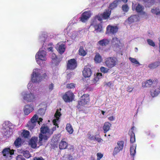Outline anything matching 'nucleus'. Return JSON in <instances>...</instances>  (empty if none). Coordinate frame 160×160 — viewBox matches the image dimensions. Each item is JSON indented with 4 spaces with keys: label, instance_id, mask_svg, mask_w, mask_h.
I'll return each mask as SVG.
<instances>
[{
    "label": "nucleus",
    "instance_id": "de8ad7c7",
    "mask_svg": "<svg viewBox=\"0 0 160 160\" xmlns=\"http://www.w3.org/2000/svg\"><path fill=\"white\" fill-rule=\"evenodd\" d=\"M122 9L124 12H127L129 10V7L127 4L123 5L122 6Z\"/></svg>",
    "mask_w": 160,
    "mask_h": 160
},
{
    "label": "nucleus",
    "instance_id": "e2e57ef3",
    "mask_svg": "<svg viewBox=\"0 0 160 160\" xmlns=\"http://www.w3.org/2000/svg\"><path fill=\"white\" fill-rule=\"evenodd\" d=\"M73 75V74L72 73H71L68 74L67 76V78L68 79H70L71 78Z\"/></svg>",
    "mask_w": 160,
    "mask_h": 160
},
{
    "label": "nucleus",
    "instance_id": "0e129e2a",
    "mask_svg": "<svg viewBox=\"0 0 160 160\" xmlns=\"http://www.w3.org/2000/svg\"><path fill=\"white\" fill-rule=\"evenodd\" d=\"M32 160H44L42 158H37L35 157L33 158Z\"/></svg>",
    "mask_w": 160,
    "mask_h": 160
},
{
    "label": "nucleus",
    "instance_id": "4be33fe9",
    "mask_svg": "<svg viewBox=\"0 0 160 160\" xmlns=\"http://www.w3.org/2000/svg\"><path fill=\"white\" fill-rule=\"evenodd\" d=\"M92 74L91 69L87 66H86L83 71V75L85 78L89 77Z\"/></svg>",
    "mask_w": 160,
    "mask_h": 160
},
{
    "label": "nucleus",
    "instance_id": "4c0bfd02",
    "mask_svg": "<svg viewBox=\"0 0 160 160\" xmlns=\"http://www.w3.org/2000/svg\"><path fill=\"white\" fill-rule=\"evenodd\" d=\"M51 57V58L52 60V62L55 63V64H57L58 60L56 55L54 53H52V54Z\"/></svg>",
    "mask_w": 160,
    "mask_h": 160
},
{
    "label": "nucleus",
    "instance_id": "774afa93",
    "mask_svg": "<svg viewBox=\"0 0 160 160\" xmlns=\"http://www.w3.org/2000/svg\"><path fill=\"white\" fill-rule=\"evenodd\" d=\"M101 112H102V114L103 115H104L105 113V112L104 111L102 110L101 111Z\"/></svg>",
    "mask_w": 160,
    "mask_h": 160
},
{
    "label": "nucleus",
    "instance_id": "aec40b11",
    "mask_svg": "<svg viewBox=\"0 0 160 160\" xmlns=\"http://www.w3.org/2000/svg\"><path fill=\"white\" fill-rule=\"evenodd\" d=\"M34 73L33 75H31V81L34 83H39L42 79V77L41 75H36Z\"/></svg>",
    "mask_w": 160,
    "mask_h": 160
},
{
    "label": "nucleus",
    "instance_id": "603ef678",
    "mask_svg": "<svg viewBox=\"0 0 160 160\" xmlns=\"http://www.w3.org/2000/svg\"><path fill=\"white\" fill-rule=\"evenodd\" d=\"M97 160H100L103 157V155L101 153H98L97 154Z\"/></svg>",
    "mask_w": 160,
    "mask_h": 160
},
{
    "label": "nucleus",
    "instance_id": "5fc2aeb1",
    "mask_svg": "<svg viewBox=\"0 0 160 160\" xmlns=\"http://www.w3.org/2000/svg\"><path fill=\"white\" fill-rule=\"evenodd\" d=\"M115 117L112 115L110 116L108 118V120L111 121H113L115 120Z\"/></svg>",
    "mask_w": 160,
    "mask_h": 160
},
{
    "label": "nucleus",
    "instance_id": "bf43d9fd",
    "mask_svg": "<svg viewBox=\"0 0 160 160\" xmlns=\"http://www.w3.org/2000/svg\"><path fill=\"white\" fill-rule=\"evenodd\" d=\"M52 44H51L52 46H50V47L49 46V45H48L47 49L48 51H51L52 52L53 47L52 46Z\"/></svg>",
    "mask_w": 160,
    "mask_h": 160
},
{
    "label": "nucleus",
    "instance_id": "20e7f679",
    "mask_svg": "<svg viewBox=\"0 0 160 160\" xmlns=\"http://www.w3.org/2000/svg\"><path fill=\"white\" fill-rule=\"evenodd\" d=\"M4 135L9 137L12 134L14 126L9 122H5L2 124Z\"/></svg>",
    "mask_w": 160,
    "mask_h": 160
},
{
    "label": "nucleus",
    "instance_id": "ddd939ff",
    "mask_svg": "<svg viewBox=\"0 0 160 160\" xmlns=\"http://www.w3.org/2000/svg\"><path fill=\"white\" fill-rule=\"evenodd\" d=\"M77 66V63L74 59H71L68 61L67 68L68 69L73 70Z\"/></svg>",
    "mask_w": 160,
    "mask_h": 160
},
{
    "label": "nucleus",
    "instance_id": "2eb2a0df",
    "mask_svg": "<svg viewBox=\"0 0 160 160\" xmlns=\"http://www.w3.org/2000/svg\"><path fill=\"white\" fill-rule=\"evenodd\" d=\"M34 110V106L33 105L27 104L25 105L23 108L24 113L26 115H28Z\"/></svg>",
    "mask_w": 160,
    "mask_h": 160
},
{
    "label": "nucleus",
    "instance_id": "2f4dec72",
    "mask_svg": "<svg viewBox=\"0 0 160 160\" xmlns=\"http://www.w3.org/2000/svg\"><path fill=\"white\" fill-rule=\"evenodd\" d=\"M136 144H133L130 148V154L132 156H134L136 153Z\"/></svg>",
    "mask_w": 160,
    "mask_h": 160
},
{
    "label": "nucleus",
    "instance_id": "f8f14e48",
    "mask_svg": "<svg viewBox=\"0 0 160 160\" xmlns=\"http://www.w3.org/2000/svg\"><path fill=\"white\" fill-rule=\"evenodd\" d=\"M74 98L73 93L70 91L66 92L63 96L62 98L65 102H72Z\"/></svg>",
    "mask_w": 160,
    "mask_h": 160
},
{
    "label": "nucleus",
    "instance_id": "4d7b16f0",
    "mask_svg": "<svg viewBox=\"0 0 160 160\" xmlns=\"http://www.w3.org/2000/svg\"><path fill=\"white\" fill-rule=\"evenodd\" d=\"M54 85L52 83H51L48 86V89L50 91H52L53 89Z\"/></svg>",
    "mask_w": 160,
    "mask_h": 160
},
{
    "label": "nucleus",
    "instance_id": "ea45409f",
    "mask_svg": "<svg viewBox=\"0 0 160 160\" xmlns=\"http://www.w3.org/2000/svg\"><path fill=\"white\" fill-rule=\"evenodd\" d=\"M122 149H120L118 148V147H115L114 148L113 151L112 153V155L113 156H115L120 151H122Z\"/></svg>",
    "mask_w": 160,
    "mask_h": 160
},
{
    "label": "nucleus",
    "instance_id": "7c9ffc66",
    "mask_svg": "<svg viewBox=\"0 0 160 160\" xmlns=\"http://www.w3.org/2000/svg\"><path fill=\"white\" fill-rule=\"evenodd\" d=\"M66 129L67 131L70 134H72L73 132L72 127L70 123L67 124Z\"/></svg>",
    "mask_w": 160,
    "mask_h": 160
},
{
    "label": "nucleus",
    "instance_id": "3c124183",
    "mask_svg": "<svg viewBox=\"0 0 160 160\" xmlns=\"http://www.w3.org/2000/svg\"><path fill=\"white\" fill-rule=\"evenodd\" d=\"M148 43L150 45L154 47L155 46V44L153 41L151 39H148L147 40Z\"/></svg>",
    "mask_w": 160,
    "mask_h": 160
},
{
    "label": "nucleus",
    "instance_id": "a211bd4d",
    "mask_svg": "<svg viewBox=\"0 0 160 160\" xmlns=\"http://www.w3.org/2000/svg\"><path fill=\"white\" fill-rule=\"evenodd\" d=\"M61 110V108H60L59 110L57 109L55 114L54 117L55 119L53 120V124L56 126H58V123L59 122V117L61 115L60 112Z\"/></svg>",
    "mask_w": 160,
    "mask_h": 160
},
{
    "label": "nucleus",
    "instance_id": "37998d69",
    "mask_svg": "<svg viewBox=\"0 0 160 160\" xmlns=\"http://www.w3.org/2000/svg\"><path fill=\"white\" fill-rule=\"evenodd\" d=\"M22 153L24 156L26 158H28L31 157L30 154L28 151H23Z\"/></svg>",
    "mask_w": 160,
    "mask_h": 160
},
{
    "label": "nucleus",
    "instance_id": "5701e85b",
    "mask_svg": "<svg viewBox=\"0 0 160 160\" xmlns=\"http://www.w3.org/2000/svg\"><path fill=\"white\" fill-rule=\"evenodd\" d=\"M111 43L112 46H113L114 48H118L119 47L120 42L118 38L114 37H113L111 41Z\"/></svg>",
    "mask_w": 160,
    "mask_h": 160
},
{
    "label": "nucleus",
    "instance_id": "6e6552de",
    "mask_svg": "<svg viewBox=\"0 0 160 160\" xmlns=\"http://www.w3.org/2000/svg\"><path fill=\"white\" fill-rule=\"evenodd\" d=\"M118 27L117 25H108L106 28L105 34L108 35H115L117 33Z\"/></svg>",
    "mask_w": 160,
    "mask_h": 160
},
{
    "label": "nucleus",
    "instance_id": "8fccbe9b",
    "mask_svg": "<svg viewBox=\"0 0 160 160\" xmlns=\"http://www.w3.org/2000/svg\"><path fill=\"white\" fill-rule=\"evenodd\" d=\"M72 157L70 155H67L64 156L63 160H72Z\"/></svg>",
    "mask_w": 160,
    "mask_h": 160
},
{
    "label": "nucleus",
    "instance_id": "864d4df0",
    "mask_svg": "<svg viewBox=\"0 0 160 160\" xmlns=\"http://www.w3.org/2000/svg\"><path fill=\"white\" fill-rule=\"evenodd\" d=\"M75 84L73 83H71L67 85V88H72L75 87Z\"/></svg>",
    "mask_w": 160,
    "mask_h": 160
},
{
    "label": "nucleus",
    "instance_id": "58836bf2",
    "mask_svg": "<svg viewBox=\"0 0 160 160\" xmlns=\"http://www.w3.org/2000/svg\"><path fill=\"white\" fill-rule=\"evenodd\" d=\"M124 142L122 141H118L117 143V145L116 146L118 147V148L122 150L123 149V147Z\"/></svg>",
    "mask_w": 160,
    "mask_h": 160
},
{
    "label": "nucleus",
    "instance_id": "39448f33",
    "mask_svg": "<svg viewBox=\"0 0 160 160\" xmlns=\"http://www.w3.org/2000/svg\"><path fill=\"white\" fill-rule=\"evenodd\" d=\"M22 98L27 102H34L36 99V96L32 92H23L21 93Z\"/></svg>",
    "mask_w": 160,
    "mask_h": 160
},
{
    "label": "nucleus",
    "instance_id": "c85d7f7f",
    "mask_svg": "<svg viewBox=\"0 0 160 160\" xmlns=\"http://www.w3.org/2000/svg\"><path fill=\"white\" fill-rule=\"evenodd\" d=\"M23 142L22 139L19 138H18L14 141V144L17 148L19 147L22 144Z\"/></svg>",
    "mask_w": 160,
    "mask_h": 160
},
{
    "label": "nucleus",
    "instance_id": "4468645a",
    "mask_svg": "<svg viewBox=\"0 0 160 160\" xmlns=\"http://www.w3.org/2000/svg\"><path fill=\"white\" fill-rule=\"evenodd\" d=\"M89 98L88 95L85 94L83 95L81 98L80 101L78 102V107L79 108V106H83L89 102Z\"/></svg>",
    "mask_w": 160,
    "mask_h": 160
},
{
    "label": "nucleus",
    "instance_id": "a878e982",
    "mask_svg": "<svg viewBox=\"0 0 160 160\" xmlns=\"http://www.w3.org/2000/svg\"><path fill=\"white\" fill-rule=\"evenodd\" d=\"M38 139L37 137H32L31 138L30 144L33 148H35L36 147Z\"/></svg>",
    "mask_w": 160,
    "mask_h": 160
},
{
    "label": "nucleus",
    "instance_id": "f3484780",
    "mask_svg": "<svg viewBox=\"0 0 160 160\" xmlns=\"http://www.w3.org/2000/svg\"><path fill=\"white\" fill-rule=\"evenodd\" d=\"M157 80H152L151 79L148 80L142 83V86L143 87H149L151 85L153 87L158 83Z\"/></svg>",
    "mask_w": 160,
    "mask_h": 160
},
{
    "label": "nucleus",
    "instance_id": "0eeeda50",
    "mask_svg": "<svg viewBox=\"0 0 160 160\" xmlns=\"http://www.w3.org/2000/svg\"><path fill=\"white\" fill-rule=\"evenodd\" d=\"M106 66L109 68H112L117 64L116 58L114 57H109L106 59L105 62Z\"/></svg>",
    "mask_w": 160,
    "mask_h": 160
},
{
    "label": "nucleus",
    "instance_id": "412c9836",
    "mask_svg": "<svg viewBox=\"0 0 160 160\" xmlns=\"http://www.w3.org/2000/svg\"><path fill=\"white\" fill-rule=\"evenodd\" d=\"M138 20V17L137 15H132L126 20V22L128 24H130L133 22H137Z\"/></svg>",
    "mask_w": 160,
    "mask_h": 160
},
{
    "label": "nucleus",
    "instance_id": "c756f323",
    "mask_svg": "<svg viewBox=\"0 0 160 160\" xmlns=\"http://www.w3.org/2000/svg\"><path fill=\"white\" fill-rule=\"evenodd\" d=\"M67 144L66 142L62 140L60 142L59 144V148L61 149H64L67 147Z\"/></svg>",
    "mask_w": 160,
    "mask_h": 160
},
{
    "label": "nucleus",
    "instance_id": "09e8293b",
    "mask_svg": "<svg viewBox=\"0 0 160 160\" xmlns=\"http://www.w3.org/2000/svg\"><path fill=\"white\" fill-rule=\"evenodd\" d=\"M32 82H30L27 85V88L28 90H32L33 89V88H32Z\"/></svg>",
    "mask_w": 160,
    "mask_h": 160
},
{
    "label": "nucleus",
    "instance_id": "7ed1b4c3",
    "mask_svg": "<svg viewBox=\"0 0 160 160\" xmlns=\"http://www.w3.org/2000/svg\"><path fill=\"white\" fill-rule=\"evenodd\" d=\"M50 129L47 126H43L41 128V133L39 134L40 145L42 144V141L44 142L47 140L50 135L52 134V132H50Z\"/></svg>",
    "mask_w": 160,
    "mask_h": 160
},
{
    "label": "nucleus",
    "instance_id": "f704fd0d",
    "mask_svg": "<svg viewBox=\"0 0 160 160\" xmlns=\"http://www.w3.org/2000/svg\"><path fill=\"white\" fill-rule=\"evenodd\" d=\"M129 59L132 63L135 65H140L139 62L135 58L129 57Z\"/></svg>",
    "mask_w": 160,
    "mask_h": 160
},
{
    "label": "nucleus",
    "instance_id": "338daca9",
    "mask_svg": "<svg viewBox=\"0 0 160 160\" xmlns=\"http://www.w3.org/2000/svg\"><path fill=\"white\" fill-rule=\"evenodd\" d=\"M95 139L98 142H101L102 141V140L101 138H95Z\"/></svg>",
    "mask_w": 160,
    "mask_h": 160
},
{
    "label": "nucleus",
    "instance_id": "49530a36",
    "mask_svg": "<svg viewBox=\"0 0 160 160\" xmlns=\"http://www.w3.org/2000/svg\"><path fill=\"white\" fill-rule=\"evenodd\" d=\"M100 70L102 72L107 73L108 72L109 69L107 68L102 67L100 68Z\"/></svg>",
    "mask_w": 160,
    "mask_h": 160
},
{
    "label": "nucleus",
    "instance_id": "c03bdc74",
    "mask_svg": "<svg viewBox=\"0 0 160 160\" xmlns=\"http://www.w3.org/2000/svg\"><path fill=\"white\" fill-rule=\"evenodd\" d=\"M45 112V110L43 108H41L38 110V114L41 116L44 114Z\"/></svg>",
    "mask_w": 160,
    "mask_h": 160
},
{
    "label": "nucleus",
    "instance_id": "9d476101",
    "mask_svg": "<svg viewBox=\"0 0 160 160\" xmlns=\"http://www.w3.org/2000/svg\"><path fill=\"white\" fill-rule=\"evenodd\" d=\"M132 9L133 11L136 10L137 12L140 13L141 15H143L144 17H145L147 16L146 13L143 11V10L144 9V7L140 4H138L136 7L133 3L132 2Z\"/></svg>",
    "mask_w": 160,
    "mask_h": 160
},
{
    "label": "nucleus",
    "instance_id": "f257e3e1",
    "mask_svg": "<svg viewBox=\"0 0 160 160\" xmlns=\"http://www.w3.org/2000/svg\"><path fill=\"white\" fill-rule=\"evenodd\" d=\"M111 13V11L109 9L106 10L102 14L98 15L96 16L92 22L91 26L94 27L95 30L97 32H102L103 31V29L102 24L100 22L102 19L108 18Z\"/></svg>",
    "mask_w": 160,
    "mask_h": 160
},
{
    "label": "nucleus",
    "instance_id": "680f3d73",
    "mask_svg": "<svg viewBox=\"0 0 160 160\" xmlns=\"http://www.w3.org/2000/svg\"><path fill=\"white\" fill-rule=\"evenodd\" d=\"M102 76V74L100 73H98L97 74L96 77L98 78L99 79L101 78Z\"/></svg>",
    "mask_w": 160,
    "mask_h": 160
},
{
    "label": "nucleus",
    "instance_id": "c9c22d12",
    "mask_svg": "<svg viewBox=\"0 0 160 160\" xmlns=\"http://www.w3.org/2000/svg\"><path fill=\"white\" fill-rule=\"evenodd\" d=\"M29 135V132L28 131L23 130L21 133V135L24 138H28Z\"/></svg>",
    "mask_w": 160,
    "mask_h": 160
},
{
    "label": "nucleus",
    "instance_id": "f03ea898",
    "mask_svg": "<svg viewBox=\"0 0 160 160\" xmlns=\"http://www.w3.org/2000/svg\"><path fill=\"white\" fill-rule=\"evenodd\" d=\"M43 44L41 48L37 53L35 55V59L37 63L40 65H41V62H43L47 60L46 52L44 50L45 48Z\"/></svg>",
    "mask_w": 160,
    "mask_h": 160
},
{
    "label": "nucleus",
    "instance_id": "423d86ee",
    "mask_svg": "<svg viewBox=\"0 0 160 160\" xmlns=\"http://www.w3.org/2000/svg\"><path fill=\"white\" fill-rule=\"evenodd\" d=\"M38 116L37 115H34L31 119V121L29 122L28 124L29 129L31 130L33 129L36 126L37 122L40 125L41 122H42V119L41 118H39L38 120L37 121Z\"/></svg>",
    "mask_w": 160,
    "mask_h": 160
},
{
    "label": "nucleus",
    "instance_id": "393cba45",
    "mask_svg": "<svg viewBox=\"0 0 160 160\" xmlns=\"http://www.w3.org/2000/svg\"><path fill=\"white\" fill-rule=\"evenodd\" d=\"M112 126V124L109 122H105L104 124L103 127V129L104 133H106L110 130V128Z\"/></svg>",
    "mask_w": 160,
    "mask_h": 160
},
{
    "label": "nucleus",
    "instance_id": "79ce46f5",
    "mask_svg": "<svg viewBox=\"0 0 160 160\" xmlns=\"http://www.w3.org/2000/svg\"><path fill=\"white\" fill-rule=\"evenodd\" d=\"M151 11L152 13L156 15H158L160 13V11L159 9L157 8L152 9Z\"/></svg>",
    "mask_w": 160,
    "mask_h": 160
},
{
    "label": "nucleus",
    "instance_id": "a19ab883",
    "mask_svg": "<svg viewBox=\"0 0 160 160\" xmlns=\"http://www.w3.org/2000/svg\"><path fill=\"white\" fill-rule=\"evenodd\" d=\"M79 54L83 56H85L86 54V52L83 49L82 47H81L79 50Z\"/></svg>",
    "mask_w": 160,
    "mask_h": 160
},
{
    "label": "nucleus",
    "instance_id": "052dcab7",
    "mask_svg": "<svg viewBox=\"0 0 160 160\" xmlns=\"http://www.w3.org/2000/svg\"><path fill=\"white\" fill-rule=\"evenodd\" d=\"M133 89V88L131 87H128L127 88V90L129 92H132Z\"/></svg>",
    "mask_w": 160,
    "mask_h": 160
},
{
    "label": "nucleus",
    "instance_id": "72a5a7b5",
    "mask_svg": "<svg viewBox=\"0 0 160 160\" xmlns=\"http://www.w3.org/2000/svg\"><path fill=\"white\" fill-rule=\"evenodd\" d=\"M42 73L41 70L38 68H35L33 70L32 73L31 75H33L34 73L36 76L37 75H41Z\"/></svg>",
    "mask_w": 160,
    "mask_h": 160
},
{
    "label": "nucleus",
    "instance_id": "9b49d317",
    "mask_svg": "<svg viewBox=\"0 0 160 160\" xmlns=\"http://www.w3.org/2000/svg\"><path fill=\"white\" fill-rule=\"evenodd\" d=\"M150 94L153 98L157 96L160 93V86L158 83L151 89Z\"/></svg>",
    "mask_w": 160,
    "mask_h": 160
},
{
    "label": "nucleus",
    "instance_id": "a18cd8bd",
    "mask_svg": "<svg viewBox=\"0 0 160 160\" xmlns=\"http://www.w3.org/2000/svg\"><path fill=\"white\" fill-rule=\"evenodd\" d=\"M132 133L131 136L130 142L132 143H133L135 140V136L134 134L132 132Z\"/></svg>",
    "mask_w": 160,
    "mask_h": 160
},
{
    "label": "nucleus",
    "instance_id": "b1692460",
    "mask_svg": "<svg viewBox=\"0 0 160 160\" xmlns=\"http://www.w3.org/2000/svg\"><path fill=\"white\" fill-rule=\"evenodd\" d=\"M109 42V40L106 38H104L99 41L98 43L100 46L104 47L108 45Z\"/></svg>",
    "mask_w": 160,
    "mask_h": 160
},
{
    "label": "nucleus",
    "instance_id": "cd10ccee",
    "mask_svg": "<svg viewBox=\"0 0 160 160\" xmlns=\"http://www.w3.org/2000/svg\"><path fill=\"white\" fill-rule=\"evenodd\" d=\"M94 60L95 62L97 63H99L102 62V60L101 56L98 53H96Z\"/></svg>",
    "mask_w": 160,
    "mask_h": 160
},
{
    "label": "nucleus",
    "instance_id": "6ab92c4d",
    "mask_svg": "<svg viewBox=\"0 0 160 160\" xmlns=\"http://www.w3.org/2000/svg\"><path fill=\"white\" fill-rule=\"evenodd\" d=\"M56 48L58 52L62 54L63 53L65 50V45L62 42H59L57 45Z\"/></svg>",
    "mask_w": 160,
    "mask_h": 160
},
{
    "label": "nucleus",
    "instance_id": "13d9d810",
    "mask_svg": "<svg viewBox=\"0 0 160 160\" xmlns=\"http://www.w3.org/2000/svg\"><path fill=\"white\" fill-rule=\"evenodd\" d=\"M99 79L96 76L93 79L92 81V83H95L99 80Z\"/></svg>",
    "mask_w": 160,
    "mask_h": 160
},
{
    "label": "nucleus",
    "instance_id": "bb28decb",
    "mask_svg": "<svg viewBox=\"0 0 160 160\" xmlns=\"http://www.w3.org/2000/svg\"><path fill=\"white\" fill-rule=\"evenodd\" d=\"M159 66H160V61H157L149 64L148 67L150 69H154Z\"/></svg>",
    "mask_w": 160,
    "mask_h": 160
},
{
    "label": "nucleus",
    "instance_id": "dca6fc26",
    "mask_svg": "<svg viewBox=\"0 0 160 160\" xmlns=\"http://www.w3.org/2000/svg\"><path fill=\"white\" fill-rule=\"evenodd\" d=\"M91 15L90 11H85L82 13L80 18V20L82 22H85L90 18Z\"/></svg>",
    "mask_w": 160,
    "mask_h": 160
},
{
    "label": "nucleus",
    "instance_id": "6e6d98bb",
    "mask_svg": "<svg viewBox=\"0 0 160 160\" xmlns=\"http://www.w3.org/2000/svg\"><path fill=\"white\" fill-rule=\"evenodd\" d=\"M17 160H26L22 155H19L16 157Z\"/></svg>",
    "mask_w": 160,
    "mask_h": 160
},
{
    "label": "nucleus",
    "instance_id": "1a4fd4ad",
    "mask_svg": "<svg viewBox=\"0 0 160 160\" xmlns=\"http://www.w3.org/2000/svg\"><path fill=\"white\" fill-rule=\"evenodd\" d=\"M14 150H11L9 148H6L4 149L2 151L3 156L7 160H10L12 156L14 154Z\"/></svg>",
    "mask_w": 160,
    "mask_h": 160
},
{
    "label": "nucleus",
    "instance_id": "69168bd1",
    "mask_svg": "<svg viewBox=\"0 0 160 160\" xmlns=\"http://www.w3.org/2000/svg\"><path fill=\"white\" fill-rule=\"evenodd\" d=\"M88 138L91 140H92L94 139L95 138L93 135L91 136L90 135H89Z\"/></svg>",
    "mask_w": 160,
    "mask_h": 160
},
{
    "label": "nucleus",
    "instance_id": "e433bc0d",
    "mask_svg": "<svg viewBox=\"0 0 160 160\" xmlns=\"http://www.w3.org/2000/svg\"><path fill=\"white\" fill-rule=\"evenodd\" d=\"M69 35L72 39L74 40L77 37L78 32L76 31H73L71 33H69Z\"/></svg>",
    "mask_w": 160,
    "mask_h": 160
},
{
    "label": "nucleus",
    "instance_id": "473e14b6",
    "mask_svg": "<svg viewBox=\"0 0 160 160\" xmlns=\"http://www.w3.org/2000/svg\"><path fill=\"white\" fill-rule=\"evenodd\" d=\"M121 0H115L109 5L110 8L112 9L116 8L118 4L120 2Z\"/></svg>",
    "mask_w": 160,
    "mask_h": 160
}]
</instances>
